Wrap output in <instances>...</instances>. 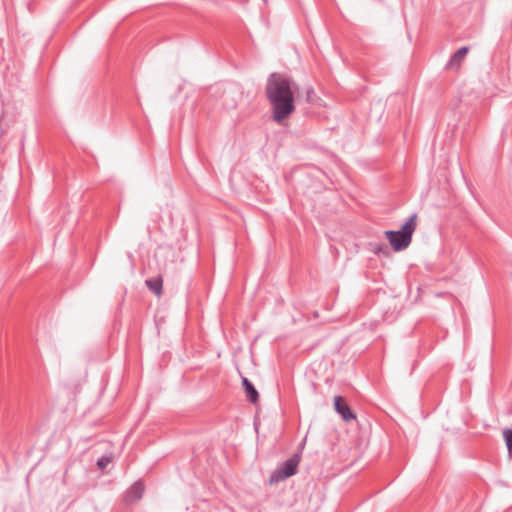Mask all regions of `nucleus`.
Here are the masks:
<instances>
[{
    "mask_svg": "<svg viewBox=\"0 0 512 512\" xmlns=\"http://www.w3.org/2000/svg\"><path fill=\"white\" fill-rule=\"evenodd\" d=\"M144 493V485L141 482H135L127 491L125 496V502L127 504H133L139 501Z\"/></svg>",
    "mask_w": 512,
    "mask_h": 512,
    "instance_id": "nucleus-5",
    "label": "nucleus"
},
{
    "mask_svg": "<svg viewBox=\"0 0 512 512\" xmlns=\"http://www.w3.org/2000/svg\"><path fill=\"white\" fill-rule=\"evenodd\" d=\"M299 463V458L297 456L289 459L285 464L279 469L274 475L273 479L276 481L284 480L296 473V469Z\"/></svg>",
    "mask_w": 512,
    "mask_h": 512,
    "instance_id": "nucleus-3",
    "label": "nucleus"
},
{
    "mask_svg": "<svg viewBox=\"0 0 512 512\" xmlns=\"http://www.w3.org/2000/svg\"><path fill=\"white\" fill-rule=\"evenodd\" d=\"M111 462H112V457L105 456L98 460L97 465L100 469H104Z\"/></svg>",
    "mask_w": 512,
    "mask_h": 512,
    "instance_id": "nucleus-10",
    "label": "nucleus"
},
{
    "mask_svg": "<svg viewBox=\"0 0 512 512\" xmlns=\"http://www.w3.org/2000/svg\"><path fill=\"white\" fill-rule=\"evenodd\" d=\"M145 283L150 291L155 294V296L161 297L163 292V278L161 276L147 279Z\"/></svg>",
    "mask_w": 512,
    "mask_h": 512,
    "instance_id": "nucleus-6",
    "label": "nucleus"
},
{
    "mask_svg": "<svg viewBox=\"0 0 512 512\" xmlns=\"http://www.w3.org/2000/svg\"><path fill=\"white\" fill-rule=\"evenodd\" d=\"M417 216L412 215L409 220L402 226L400 231H386L385 236L391 247L395 251L406 249L412 240V235L416 229Z\"/></svg>",
    "mask_w": 512,
    "mask_h": 512,
    "instance_id": "nucleus-2",
    "label": "nucleus"
},
{
    "mask_svg": "<svg viewBox=\"0 0 512 512\" xmlns=\"http://www.w3.org/2000/svg\"><path fill=\"white\" fill-rule=\"evenodd\" d=\"M468 50V47H462L459 50H457L448 64L449 68L458 70L460 68L462 60L466 57Z\"/></svg>",
    "mask_w": 512,
    "mask_h": 512,
    "instance_id": "nucleus-7",
    "label": "nucleus"
},
{
    "mask_svg": "<svg viewBox=\"0 0 512 512\" xmlns=\"http://www.w3.org/2000/svg\"><path fill=\"white\" fill-rule=\"evenodd\" d=\"M297 85L280 73L270 75L266 85V95L272 105L273 119L282 124L295 110L294 94Z\"/></svg>",
    "mask_w": 512,
    "mask_h": 512,
    "instance_id": "nucleus-1",
    "label": "nucleus"
},
{
    "mask_svg": "<svg viewBox=\"0 0 512 512\" xmlns=\"http://www.w3.org/2000/svg\"><path fill=\"white\" fill-rule=\"evenodd\" d=\"M242 384L245 389L247 398L250 400V402L256 403L258 401L259 394L253 384L250 383L249 380L245 377L242 379Z\"/></svg>",
    "mask_w": 512,
    "mask_h": 512,
    "instance_id": "nucleus-8",
    "label": "nucleus"
},
{
    "mask_svg": "<svg viewBox=\"0 0 512 512\" xmlns=\"http://www.w3.org/2000/svg\"><path fill=\"white\" fill-rule=\"evenodd\" d=\"M502 437L507 447L509 457H512V428H504L502 431Z\"/></svg>",
    "mask_w": 512,
    "mask_h": 512,
    "instance_id": "nucleus-9",
    "label": "nucleus"
},
{
    "mask_svg": "<svg viewBox=\"0 0 512 512\" xmlns=\"http://www.w3.org/2000/svg\"><path fill=\"white\" fill-rule=\"evenodd\" d=\"M334 407L335 410L342 416L344 421H351L356 419L355 413L350 409V407L346 404L341 396H336L334 398Z\"/></svg>",
    "mask_w": 512,
    "mask_h": 512,
    "instance_id": "nucleus-4",
    "label": "nucleus"
}]
</instances>
